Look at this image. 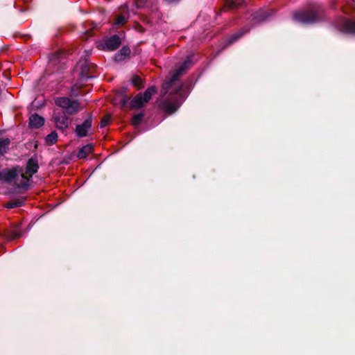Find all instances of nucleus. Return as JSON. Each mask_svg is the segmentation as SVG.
<instances>
[{"label": "nucleus", "mask_w": 355, "mask_h": 355, "mask_svg": "<svg viewBox=\"0 0 355 355\" xmlns=\"http://www.w3.org/2000/svg\"><path fill=\"white\" fill-rule=\"evenodd\" d=\"M190 64L189 60H185L180 67L170 72L165 79L161 89L158 107L166 116L174 114L190 93V85L180 80V77Z\"/></svg>", "instance_id": "nucleus-1"}, {"label": "nucleus", "mask_w": 355, "mask_h": 355, "mask_svg": "<svg viewBox=\"0 0 355 355\" xmlns=\"http://www.w3.org/2000/svg\"><path fill=\"white\" fill-rule=\"evenodd\" d=\"M39 166L35 157L28 159L25 168L15 167L3 170L0 172V180L12 184L14 187L23 191L31 187V178L38 171Z\"/></svg>", "instance_id": "nucleus-2"}, {"label": "nucleus", "mask_w": 355, "mask_h": 355, "mask_svg": "<svg viewBox=\"0 0 355 355\" xmlns=\"http://www.w3.org/2000/svg\"><path fill=\"white\" fill-rule=\"evenodd\" d=\"M55 103L65 110L69 114H74L81 110L78 101L71 100L68 97H58L55 98Z\"/></svg>", "instance_id": "nucleus-3"}, {"label": "nucleus", "mask_w": 355, "mask_h": 355, "mask_svg": "<svg viewBox=\"0 0 355 355\" xmlns=\"http://www.w3.org/2000/svg\"><path fill=\"white\" fill-rule=\"evenodd\" d=\"M155 92V87H149L144 94H138L130 102V106L134 109H139L143 107L151 98L153 94Z\"/></svg>", "instance_id": "nucleus-4"}, {"label": "nucleus", "mask_w": 355, "mask_h": 355, "mask_svg": "<svg viewBox=\"0 0 355 355\" xmlns=\"http://www.w3.org/2000/svg\"><path fill=\"white\" fill-rule=\"evenodd\" d=\"M293 19L299 22L304 24L313 23L317 21L318 15L314 10L311 11H297L293 13Z\"/></svg>", "instance_id": "nucleus-5"}, {"label": "nucleus", "mask_w": 355, "mask_h": 355, "mask_svg": "<svg viewBox=\"0 0 355 355\" xmlns=\"http://www.w3.org/2000/svg\"><path fill=\"white\" fill-rule=\"evenodd\" d=\"M53 119L58 128L64 130L69 126V120L64 112L55 111Z\"/></svg>", "instance_id": "nucleus-6"}, {"label": "nucleus", "mask_w": 355, "mask_h": 355, "mask_svg": "<svg viewBox=\"0 0 355 355\" xmlns=\"http://www.w3.org/2000/svg\"><path fill=\"white\" fill-rule=\"evenodd\" d=\"M92 126V120L90 119H86L83 124L77 125L76 127V132L80 137L87 136L89 130Z\"/></svg>", "instance_id": "nucleus-7"}, {"label": "nucleus", "mask_w": 355, "mask_h": 355, "mask_svg": "<svg viewBox=\"0 0 355 355\" xmlns=\"http://www.w3.org/2000/svg\"><path fill=\"white\" fill-rule=\"evenodd\" d=\"M121 44V40L118 35H113L107 40H106L105 49L109 51H114Z\"/></svg>", "instance_id": "nucleus-8"}, {"label": "nucleus", "mask_w": 355, "mask_h": 355, "mask_svg": "<svg viewBox=\"0 0 355 355\" xmlns=\"http://www.w3.org/2000/svg\"><path fill=\"white\" fill-rule=\"evenodd\" d=\"M44 123V119L37 114H32L29 118V125L32 128H39Z\"/></svg>", "instance_id": "nucleus-9"}, {"label": "nucleus", "mask_w": 355, "mask_h": 355, "mask_svg": "<svg viewBox=\"0 0 355 355\" xmlns=\"http://www.w3.org/2000/svg\"><path fill=\"white\" fill-rule=\"evenodd\" d=\"M94 151V146L92 144L83 146L78 151L77 157L79 159H85Z\"/></svg>", "instance_id": "nucleus-10"}, {"label": "nucleus", "mask_w": 355, "mask_h": 355, "mask_svg": "<svg viewBox=\"0 0 355 355\" xmlns=\"http://www.w3.org/2000/svg\"><path fill=\"white\" fill-rule=\"evenodd\" d=\"M340 30L347 33H355V21L346 19L343 21Z\"/></svg>", "instance_id": "nucleus-11"}, {"label": "nucleus", "mask_w": 355, "mask_h": 355, "mask_svg": "<svg viewBox=\"0 0 355 355\" xmlns=\"http://www.w3.org/2000/svg\"><path fill=\"white\" fill-rule=\"evenodd\" d=\"M25 200H26L25 198H19L15 199V200L10 201V202H8L6 205V207L9 208V209H12V208H15V207H21L24 205Z\"/></svg>", "instance_id": "nucleus-12"}, {"label": "nucleus", "mask_w": 355, "mask_h": 355, "mask_svg": "<svg viewBox=\"0 0 355 355\" xmlns=\"http://www.w3.org/2000/svg\"><path fill=\"white\" fill-rule=\"evenodd\" d=\"M10 139H0V155H3L6 153V150L8 148L10 144Z\"/></svg>", "instance_id": "nucleus-13"}, {"label": "nucleus", "mask_w": 355, "mask_h": 355, "mask_svg": "<svg viewBox=\"0 0 355 355\" xmlns=\"http://www.w3.org/2000/svg\"><path fill=\"white\" fill-rule=\"evenodd\" d=\"M130 51L128 48L127 47H123L121 51H120V53H118L116 55V59L117 60H123L125 56L128 55L129 53H130Z\"/></svg>", "instance_id": "nucleus-14"}, {"label": "nucleus", "mask_w": 355, "mask_h": 355, "mask_svg": "<svg viewBox=\"0 0 355 355\" xmlns=\"http://www.w3.org/2000/svg\"><path fill=\"white\" fill-rule=\"evenodd\" d=\"M58 139V135L55 132H52L46 137V141L50 145L54 144Z\"/></svg>", "instance_id": "nucleus-15"}, {"label": "nucleus", "mask_w": 355, "mask_h": 355, "mask_svg": "<svg viewBox=\"0 0 355 355\" xmlns=\"http://www.w3.org/2000/svg\"><path fill=\"white\" fill-rule=\"evenodd\" d=\"M131 81H132V84L135 86V87H137L139 88L140 87H143V83H142V80L141 78L138 76H134L132 79H131Z\"/></svg>", "instance_id": "nucleus-16"}, {"label": "nucleus", "mask_w": 355, "mask_h": 355, "mask_svg": "<svg viewBox=\"0 0 355 355\" xmlns=\"http://www.w3.org/2000/svg\"><path fill=\"white\" fill-rule=\"evenodd\" d=\"M128 19V17L125 15H118L115 20V24L116 25H123Z\"/></svg>", "instance_id": "nucleus-17"}, {"label": "nucleus", "mask_w": 355, "mask_h": 355, "mask_svg": "<svg viewBox=\"0 0 355 355\" xmlns=\"http://www.w3.org/2000/svg\"><path fill=\"white\" fill-rule=\"evenodd\" d=\"M143 116H144L142 114H138L133 116V117L132 118V124L134 125H139L142 121Z\"/></svg>", "instance_id": "nucleus-18"}, {"label": "nucleus", "mask_w": 355, "mask_h": 355, "mask_svg": "<svg viewBox=\"0 0 355 355\" xmlns=\"http://www.w3.org/2000/svg\"><path fill=\"white\" fill-rule=\"evenodd\" d=\"M225 6L230 9H233L237 7V3L233 0H227Z\"/></svg>", "instance_id": "nucleus-19"}, {"label": "nucleus", "mask_w": 355, "mask_h": 355, "mask_svg": "<svg viewBox=\"0 0 355 355\" xmlns=\"http://www.w3.org/2000/svg\"><path fill=\"white\" fill-rule=\"evenodd\" d=\"M147 0H137L135 3L137 8H143L146 6Z\"/></svg>", "instance_id": "nucleus-20"}, {"label": "nucleus", "mask_w": 355, "mask_h": 355, "mask_svg": "<svg viewBox=\"0 0 355 355\" xmlns=\"http://www.w3.org/2000/svg\"><path fill=\"white\" fill-rule=\"evenodd\" d=\"M110 120V116H106L105 117H103L101 121V127H104L106 125L108 124L109 121Z\"/></svg>", "instance_id": "nucleus-21"}, {"label": "nucleus", "mask_w": 355, "mask_h": 355, "mask_svg": "<svg viewBox=\"0 0 355 355\" xmlns=\"http://www.w3.org/2000/svg\"><path fill=\"white\" fill-rule=\"evenodd\" d=\"M71 92L75 95H78V93H75L73 88L72 89Z\"/></svg>", "instance_id": "nucleus-22"}, {"label": "nucleus", "mask_w": 355, "mask_h": 355, "mask_svg": "<svg viewBox=\"0 0 355 355\" xmlns=\"http://www.w3.org/2000/svg\"><path fill=\"white\" fill-rule=\"evenodd\" d=\"M17 237H19V234H15V235L14 236V238H17Z\"/></svg>", "instance_id": "nucleus-23"}, {"label": "nucleus", "mask_w": 355, "mask_h": 355, "mask_svg": "<svg viewBox=\"0 0 355 355\" xmlns=\"http://www.w3.org/2000/svg\"><path fill=\"white\" fill-rule=\"evenodd\" d=\"M86 33L87 34H89V35L90 36L91 35L89 34V31H86Z\"/></svg>", "instance_id": "nucleus-24"}]
</instances>
